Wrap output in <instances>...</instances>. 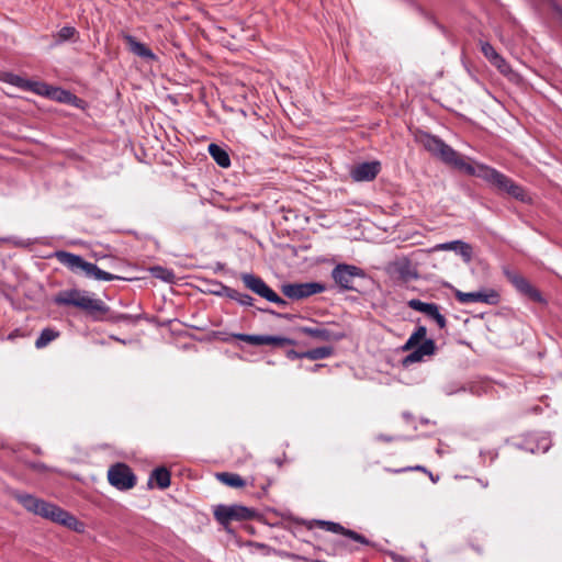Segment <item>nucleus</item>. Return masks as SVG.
<instances>
[{
    "label": "nucleus",
    "mask_w": 562,
    "mask_h": 562,
    "mask_svg": "<svg viewBox=\"0 0 562 562\" xmlns=\"http://www.w3.org/2000/svg\"><path fill=\"white\" fill-rule=\"evenodd\" d=\"M151 480L156 481L160 490H165L170 485V472L164 467L157 468L153 471L149 482Z\"/></svg>",
    "instance_id": "obj_28"
},
{
    "label": "nucleus",
    "mask_w": 562,
    "mask_h": 562,
    "mask_svg": "<svg viewBox=\"0 0 562 562\" xmlns=\"http://www.w3.org/2000/svg\"><path fill=\"white\" fill-rule=\"evenodd\" d=\"M216 479L221 483L235 488H239L246 485L245 480L236 473L221 472L216 474Z\"/></svg>",
    "instance_id": "obj_26"
},
{
    "label": "nucleus",
    "mask_w": 562,
    "mask_h": 562,
    "mask_svg": "<svg viewBox=\"0 0 562 562\" xmlns=\"http://www.w3.org/2000/svg\"><path fill=\"white\" fill-rule=\"evenodd\" d=\"M321 367H323V364H315V366H313V367L311 368V370H312L313 372H315V371H317Z\"/></svg>",
    "instance_id": "obj_46"
},
{
    "label": "nucleus",
    "mask_w": 562,
    "mask_h": 562,
    "mask_svg": "<svg viewBox=\"0 0 562 562\" xmlns=\"http://www.w3.org/2000/svg\"><path fill=\"white\" fill-rule=\"evenodd\" d=\"M299 330L321 341H337L342 338V334L331 331L325 326H302Z\"/></svg>",
    "instance_id": "obj_19"
},
{
    "label": "nucleus",
    "mask_w": 562,
    "mask_h": 562,
    "mask_svg": "<svg viewBox=\"0 0 562 562\" xmlns=\"http://www.w3.org/2000/svg\"><path fill=\"white\" fill-rule=\"evenodd\" d=\"M213 513L217 522L224 527L229 525L232 521L250 520L256 516V510L254 508L238 504L216 505Z\"/></svg>",
    "instance_id": "obj_6"
},
{
    "label": "nucleus",
    "mask_w": 562,
    "mask_h": 562,
    "mask_svg": "<svg viewBox=\"0 0 562 562\" xmlns=\"http://www.w3.org/2000/svg\"><path fill=\"white\" fill-rule=\"evenodd\" d=\"M389 555L394 562H411V560L406 557L400 555L395 552H390Z\"/></svg>",
    "instance_id": "obj_38"
},
{
    "label": "nucleus",
    "mask_w": 562,
    "mask_h": 562,
    "mask_svg": "<svg viewBox=\"0 0 562 562\" xmlns=\"http://www.w3.org/2000/svg\"><path fill=\"white\" fill-rule=\"evenodd\" d=\"M414 138L425 150L440 159L442 162L450 165L469 176L481 178L497 191L506 193L518 201L527 202L529 200L525 189L513 181L509 177L487 165L481 162L471 164L467 161L462 155L445 143L440 137L428 132L417 130L414 134Z\"/></svg>",
    "instance_id": "obj_1"
},
{
    "label": "nucleus",
    "mask_w": 562,
    "mask_h": 562,
    "mask_svg": "<svg viewBox=\"0 0 562 562\" xmlns=\"http://www.w3.org/2000/svg\"><path fill=\"white\" fill-rule=\"evenodd\" d=\"M115 340H116V341H120V342H122V344H125V340H123V339L115 338Z\"/></svg>",
    "instance_id": "obj_51"
},
{
    "label": "nucleus",
    "mask_w": 562,
    "mask_h": 562,
    "mask_svg": "<svg viewBox=\"0 0 562 562\" xmlns=\"http://www.w3.org/2000/svg\"><path fill=\"white\" fill-rule=\"evenodd\" d=\"M403 417H404L406 420H408V419H411V418H412V415H411L409 413H407V412H404V413H403Z\"/></svg>",
    "instance_id": "obj_47"
},
{
    "label": "nucleus",
    "mask_w": 562,
    "mask_h": 562,
    "mask_svg": "<svg viewBox=\"0 0 562 562\" xmlns=\"http://www.w3.org/2000/svg\"><path fill=\"white\" fill-rule=\"evenodd\" d=\"M59 337V331L52 327L44 328L37 339L35 340V347L37 349H42L46 347L49 342Z\"/></svg>",
    "instance_id": "obj_27"
},
{
    "label": "nucleus",
    "mask_w": 562,
    "mask_h": 562,
    "mask_svg": "<svg viewBox=\"0 0 562 562\" xmlns=\"http://www.w3.org/2000/svg\"><path fill=\"white\" fill-rule=\"evenodd\" d=\"M210 292L214 295L226 296L231 300L235 295V289H232L218 281L212 283V289H210Z\"/></svg>",
    "instance_id": "obj_32"
},
{
    "label": "nucleus",
    "mask_w": 562,
    "mask_h": 562,
    "mask_svg": "<svg viewBox=\"0 0 562 562\" xmlns=\"http://www.w3.org/2000/svg\"><path fill=\"white\" fill-rule=\"evenodd\" d=\"M429 477H430V480H431L432 482H437V481H438V477H435V476L432 475V473H429Z\"/></svg>",
    "instance_id": "obj_50"
},
{
    "label": "nucleus",
    "mask_w": 562,
    "mask_h": 562,
    "mask_svg": "<svg viewBox=\"0 0 562 562\" xmlns=\"http://www.w3.org/2000/svg\"><path fill=\"white\" fill-rule=\"evenodd\" d=\"M326 290L325 284L321 282L283 283L282 293L291 300H303L314 294L323 293Z\"/></svg>",
    "instance_id": "obj_9"
},
{
    "label": "nucleus",
    "mask_w": 562,
    "mask_h": 562,
    "mask_svg": "<svg viewBox=\"0 0 562 562\" xmlns=\"http://www.w3.org/2000/svg\"><path fill=\"white\" fill-rule=\"evenodd\" d=\"M331 278L340 291H358L357 280L364 279L366 272L353 265L338 263L331 270Z\"/></svg>",
    "instance_id": "obj_5"
},
{
    "label": "nucleus",
    "mask_w": 562,
    "mask_h": 562,
    "mask_svg": "<svg viewBox=\"0 0 562 562\" xmlns=\"http://www.w3.org/2000/svg\"><path fill=\"white\" fill-rule=\"evenodd\" d=\"M416 346H417V345H415V344L413 342V339H409V338H408V339H407V341L405 342V345L402 347V349H403L404 351H406V350H412V349H414Z\"/></svg>",
    "instance_id": "obj_42"
},
{
    "label": "nucleus",
    "mask_w": 562,
    "mask_h": 562,
    "mask_svg": "<svg viewBox=\"0 0 562 562\" xmlns=\"http://www.w3.org/2000/svg\"><path fill=\"white\" fill-rule=\"evenodd\" d=\"M108 480L112 486L121 491L130 490L136 484V476L124 463L112 465L108 471Z\"/></svg>",
    "instance_id": "obj_12"
},
{
    "label": "nucleus",
    "mask_w": 562,
    "mask_h": 562,
    "mask_svg": "<svg viewBox=\"0 0 562 562\" xmlns=\"http://www.w3.org/2000/svg\"><path fill=\"white\" fill-rule=\"evenodd\" d=\"M381 164L379 161H364L356 165L350 176L357 182L372 181L380 172Z\"/></svg>",
    "instance_id": "obj_17"
},
{
    "label": "nucleus",
    "mask_w": 562,
    "mask_h": 562,
    "mask_svg": "<svg viewBox=\"0 0 562 562\" xmlns=\"http://www.w3.org/2000/svg\"><path fill=\"white\" fill-rule=\"evenodd\" d=\"M54 257L65 267L72 272H83L86 277L99 281H112L119 279L117 276L100 269L95 263L86 261L81 256L68 252L65 250H57Z\"/></svg>",
    "instance_id": "obj_3"
},
{
    "label": "nucleus",
    "mask_w": 562,
    "mask_h": 562,
    "mask_svg": "<svg viewBox=\"0 0 562 562\" xmlns=\"http://www.w3.org/2000/svg\"><path fill=\"white\" fill-rule=\"evenodd\" d=\"M456 392H457V391H456V390H453L452 387H445V393H446L447 395H452V394H454Z\"/></svg>",
    "instance_id": "obj_45"
},
{
    "label": "nucleus",
    "mask_w": 562,
    "mask_h": 562,
    "mask_svg": "<svg viewBox=\"0 0 562 562\" xmlns=\"http://www.w3.org/2000/svg\"><path fill=\"white\" fill-rule=\"evenodd\" d=\"M77 34L78 32L75 27L68 25L64 26L55 35V44L59 45L67 41H71Z\"/></svg>",
    "instance_id": "obj_31"
},
{
    "label": "nucleus",
    "mask_w": 562,
    "mask_h": 562,
    "mask_svg": "<svg viewBox=\"0 0 562 562\" xmlns=\"http://www.w3.org/2000/svg\"><path fill=\"white\" fill-rule=\"evenodd\" d=\"M123 40L128 46V49L138 57L144 59L155 60L157 57L145 44L138 42L130 34H123Z\"/></svg>",
    "instance_id": "obj_21"
},
{
    "label": "nucleus",
    "mask_w": 562,
    "mask_h": 562,
    "mask_svg": "<svg viewBox=\"0 0 562 562\" xmlns=\"http://www.w3.org/2000/svg\"><path fill=\"white\" fill-rule=\"evenodd\" d=\"M232 300L236 301L241 306H252L254 304V297L246 293H240L237 290H235V295L232 297Z\"/></svg>",
    "instance_id": "obj_36"
},
{
    "label": "nucleus",
    "mask_w": 562,
    "mask_h": 562,
    "mask_svg": "<svg viewBox=\"0 0 562 562\" xmlns=\"http://www.w3.org/2000/svg\"><path fill=\"white\" fill-rule=\"evenodd\" d=\"M486 454L490 457L491 461H494L497 457V453L493 450L487 451Z\"/></svg>",
    "instance_id": "obj_44"
},
{
    "label": "nucleus",
    "mask_w": 562,
    "mask_h": 562,
    "mask_svg": "<svg viewBox=\"0 0 562 562\" xmlns=\"http://www.w3.org/2000/svg\"><path fill=\"white\" fill-rule=\"evenodd\" d=\"M221 335H223V333H221ZM233 338L245 341L252 346H262L263 335H250V334H239V333L229 334V335L224 334V336L221 339L225 342H228Z\"/></svg>",
    "instance_id": "obj_24"
},
{
    "label": "nucleus",
    "mask_w": 562,
    "mask_h": 562,
    "mask_svg": "<svg viewBox=\"0 0 562 562\" xmlns=\"http://www.w3.org/2000/svg\"><path fill=\"white\" fill-rule=\"evenodd\" d=\"M315 525L326 531L342 535V536H345L356 542H359L361 544H364V546L371 544L370 540L367 539L364 536H362L351 529H347L338 522L329 521V520H315Z\"/></svg>",
    "instance_id": "obj_16"
},
{
    "label": "nucleus",
    "mask_w": 562,
    "mask_h": 562,
    "mask_svg": "<svg viewBox=\"0 0 562 562\" xmlns=\"http://www.w3.org/2000/svg\"><path fill=\"white\" fill-rule=\"evenodd\" d=\"M402 438L403 437H396V439H402ZM394 439H395V437H391V436H386V435H378L376 436V440L386 441V442H390Z\"/></svg>",
    "instance_id": "obj_40"
},
{
    "label": "nucleus",
    "mask_w": 562,
    "mask_h": 562,
    "mask_svg": "<svg viewBox=\"0 0 562 562\" xmlns=\"http://www.w3.org/2000/svg\"><path fill=\"white\" fill-rule=\"evenodd\" d=\"M407 305L417 312L424 313L429 318L434 319L439 328L443 329L447 326L446 317L439 312V306L435 303L423 302L418 299H412Z\"/></svg>",
    "instance_id": "obj_15"
},
{
    "label": "nucleus",
    "mask_w": 562,
    "mask_h": 562,
    "mask_svg": "<svg viewBox=\"0 0 562 562\" xmlns=\"http://www.w3.org/2000/svg\"><path fill=\"white\" fill-rule=\"evenodd\" d=\"M223 114L218 115L210 110V116L215 117L225 125H241L243 120L249 119L252 124L256 121L268 123L269 108H222Z\"/></svg>",
    "instance_id": "obj_4"
},
{
    "label": "nucleus",
    "mask_w": 562,
    "mask_h": 562,
    "mask_svg": "<svg viewBox=\"0 0 562 562\" xmlns=\"http://www.w3.org/2000/svg\"><path fill=\"white\" fill-rule=\"evenodd\" d=\"M209 153L211 157L214 159V161L222 168H227L231 166V158L227 151L222 148L217 144H210L209 145Z\"/></svg>",
    "instance_id": "obj_23"
},
{
    "label": "nucleus",
    "mask_w": 562,
    "mask_h": 562,
    "mask_svg": "<svg viewBox=\"0 0 562 562\" xmlns=\"http://www.w3.org/2000/svg\"><path fill=\"white\" fill-rule=\"evenodd\" d=\"M413 470H417V471H425L426 472V469L422 465H417L415 468H412Z\"/></svg>",
    "instance_id": "obj_48"
},
{
    "label": "nucleus",
    "mask_w": 562,
    "mask_h": 562,
    "mask_svg": "<svg viewBox=\"0 0 562 562\" xmlns=\"http://www.w3.org/2000/svg\"><path fill=\"white\" fill-rule=\"evenodd\" d=\"M436 344L432 339H425L420 345H418L411 353H408L403 359V364L405 367L419 362L424 359L425 356H431L435 353Z\"/></svg>",
    "instance_id": "obj_18"
},
{
    "label": "nucleus",
    "mask_w": 562,
    "mask_h": 562,
    "mask_svg": "<svg viewBox=\"0 0 562 562\" xmlns=\"http://www.w3.org/2000/svg\"><path fill=\"white\" fill-rule=\"evenodd\" d=\"M3 80L12 86L31 92H34V85L37 83V81H32L10 72L4 74Z\"/></svg>",
    "instance_id": "obj_25"
},
{
    "label": "nucleus",
    "mask_w": 562,
    "mask_h": 562,
    "mask_svg": "<svg viewBox=\"0 0 562 562\" xmlns=\"http://www.w3.org/2000/svg\"><path fill=\"white\" fill-rule=\"evenodd\" d=\"M436 249L452 250L460 255L465 262L471 261L473 254L471 245L462 240H452L439 244L436 246Z\"/></svg>",
    "instance_id": "obj_20"
},
{
    "label": "nucleus",
    "mask_w": 562,
    "mask_h": 562,
    "mask_svg": "<svg viewBox=\"0 0 562 562\" xmlns=\"http://www.w3.org/2000/svg\"><path fill=\"white\" fill-rule=\"evenodd\" d=\"M240 279L248 290L268 302L274 303L281 307H285L288 305V302L279 296L260 277L245 272L240 274Z\"/></svg>",
    "instance_id": "obj_7"
},
{
    "label": "nucleus",
    "mask_w": 562,
    "mask_h": 562,
    "mask_svg": "<svg viewBox=\"0 0 562 562\" xmlns=\"http://www.w3.org/2000/svg\"><path fill=\"white\" fill-rule=\"evenodd\" d=\"M15 498L27 512L38 516L42 510L41 508H43L45 503L44 499L37 498L34 495L27 493H18L15 494Z\"/></svg>",
    "instance_id": "obj_22"
},
{
    "label": "nucleus",
    "mask_w": 562,
    "mask_h": 562,
    "mask_svg": "<svg viewBox=\"0 0 562 562\" xmlns=\"http://www.w3.org/2000/svg\"><path fill=\"white\" fill-rule=\"evenodd\" d=\"M259 311H261V312H266V313L274 314V312H273V311L268 310V308H259Z\"/></svg>",
    "instance_id": "obj_49"
},
{
    "label": "nucleus",
    "mask_w": 562,
    "mask_h": 562,
    "mask_svg": "<svg viewBox=\"0 0 562 562\" xmlns=\"http://www.w3.org/2000/svg\"><path fill=\"white\" fill-rule=\"evenodd\" d=\"M427 334V328L425 326H418L414 333L409 336V339H413L415 345H418L420 340H425Z\"/></svg>",
    "instance_id": "obj_37"
},
{
    "label": "nucleus",
    "mask_w": 562,
    "mask_h": 562,
    "mask_svg": "<svg viewBox=\"0 0 562 562\" xmlns=\"http://www.w3.org/2000/svg\"><path fill=\"white\" fill-rule=\"evenodd\" d=\"M294 340L282 336L263 335L262 346L272 345L277 347H284L294 345Z\"/></svg>",
    "instance_id": "obj_30"
},
{
    "label": "nucleus",
    "mask_w": 562,
    "mask_h": 562,
    "mask_svg": "<svg viewBox=\"0 0 562 562\" xmlns=\"http://www.w3.org/2000/svg\"><path fill=\"white\" fill-rule=\"evenodd\" d=\"M286 357L291 360L304 358L303 352H297L295 350H289L286 352Z\"/></svg>",
    "instance_id": "obj_39"
},
{
    "label": "nucleus",
    "mask_w": 562,
    "mask_h": 562,
    "mask_svg": "<svg viewBox=\"0 0 562 562\" xmlns=\"http://www.w3.org/2000/svg\"><path fill=\"white\" fill-rule=\"evenodd\" d=\"M40 516L52 520L53 522L60 524L74 531L81 532L83 530V524L79 521L74 515L59 506L48 503L45 501L43 508H41Z\"/></svg>",
    "instance_id": "obj_8"
},
{
    "label": "nucleus",
    "mask_w": 562,
    "mask_h": 562,
    "mask_svg": "<svg viewBox=\"0 0 562 562\" xmlns=\"http://www.w3.org/2000/svg\"><path fill=\"white\" fill-rule=\"evenodd\" d=\"M150 272L153 277L160 279L166 282H172L175 279V274L171 270L164 268L161 266H154L150 268Z\"/></svg>",
    "instance_id": "obj_33"
},
{
    "label": "nucleus",
    "mask_w": 562,
    "mask_h": 562,
    "mask_svg": "<svg viewBox=\"0 0 562 562\" xmlns=\"http://www.w3.org/2000/svg\"><path fill=\"white\" fill-rule=\"evenodd\" d=\"M481 50L483 55L488 59L492 64L501 55L495 50V48L487 42L481 43Z\"/></svg>",
    "instance_id": "obj_35"
},
{
    "label": "nucleus",
    "mask_w": 562,
    "mask_h": 562,
    "mask_svg": "<svg viewBox=\"0 0 562 562\" xmlns=\"http://www.w3.org/2000/svg\"><path fill=\"white\" fill-rule=\"evenodd\" d=\"M34 93L45 97L50 101L58 103H66L69 105H79L78 98L69 90L59 87L50 86L42 81L34 85Z\"/></svg>",
    "instance_id": "obj_10"
},
{
    "label": "nucleus",
    "mask_w": 562,
    "mask_h": 562,
    "mask_svg": "<svg viewBox=\"0 0 562 562\" xmlns=\"http://www.w3.org/2000/svg\"><path fill=\"white\" fill-rule=\"evenodd\" d=\"M54 303L59 306H75L91 315L104 314L109 311L108 305L102 300L79 289H68L58 292L54 297Z\"/></svg>",
    "instance_id": "obj_2"
},
{
    "label": "nucleus",
    "mask_w": 562,
    "mask_h": 562,
    "mask_svg": "<svg viewBox=\"0 0 562 562\" xmlns=\"http://www.w3.org/2000/svg\"><path fill=\"white\" fill-rule=\"evenodd\" d=\"M503 75L507 76L510 80H515L517 78V74L514 72L508 65V63L499 56L495 61L492 63Z\"/></svg>",
    "instance_id": "obj_34"
},
{
    "label": "nucleus",
    "mask_w": 562,
    "mask_h": 562,
    "mask_svg": "<svg viewBox=\"0 0 562 562\" xmlns=\"http://www.w3.org/2000/svg\"><path fill=\"white\" fill-rule=\"evenodd\" d=\"M31 467L36 471H44L47 469V467L42 462H33L31 463Z\"/></svg>",
    "instance_id": "obj_41"
},
{
    "label": "nucleus",
    "mask_w": 562,
    "mask_h": 562,
    "mask_svg": "<svg viewBox=\"0 0 562 562\" xmlns=\"http://www.w3.org/2000/svg\"><path fill=\"white\" fill-rule=\"evenodd\" d=\"M20 336H22V335H21V333H20V330H19V329H15V330H13L12 333H10V334L8 335L7 339H8V340H13V339H15L16 337H20Z\"/></svg>",
    "instance_id": "obj_43"
},
{
    "label": "nucleus",
    "mask_w": 562,
    "mask_h": 562,
    "mask_svg": "<svg viewBox=\"0 0 562 562\" xmlns=\"http://www.w3.org/2000/svg\"><path fill=\"white\" fill-rule=\"evenodd\" d=\"M519 449L531 453H544L551 447L550 438L544 434H529L521 442L516 443Z\"/></svg>",
    "instance_id": "obj_14"
},
{
    "label": "nucleus",
    "mask_w": 562,
    "mask_h": 562,
    "mask_svg": "<svg viewBox=\"0 0 562 562\" xmlns=\"http://www.w3.org/2000/svg\"><path fill=\"white\" fill-rule=\"evenodd\" d=\"M454 296L461 304L485 303L488 305H495L499 301V294L493 289H482L474 292L454 290Z\"/></svg>",
    "instance_id": "obj_13"
},
{
    "label": "nucleus",
    "mask_w": 562,
    "mask_h": 562,
    "mask_svg": "<svg viewBox=\"0 0 562 562\" xmlns=\"http://www.w3.org/2000/svg\"><path fill=\"white\" fill-rule=\"evenodd\" d=\"M334 352L333 347L330 346H322L317 348L310 349L303 352V357L310 360H321L330 357Z\"/></svg>",
    "instance_id": "obj_29"
},
{
    "label": "nucleus",
    "mask_w": 562,
    "mask_h": 562,
    "mask_svg": "<svg viewBox=\"0 0 562 562\" xmlns=\"http://www.w3.org/2000/svg\"><path fill=\"white\" fill-rule=\"evenodd\" d=\"M503 272L507 280L515 286V289L530 301L543 303L544 300L541 293L530 284V282L519 274L518 272L509 269L508 267H504Z\"/></svg>",
    "instance_id": "obj_11"
}]
</instances>
